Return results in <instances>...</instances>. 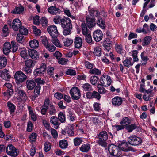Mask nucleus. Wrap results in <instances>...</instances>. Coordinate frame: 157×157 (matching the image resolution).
<instances>
[{
	"mask_svg": "<svg viewBox=\"0 0 157 157\" xmlns=\"http://www.w3.org/2000/svg\"><path fill=\"white\" fill-rule=\"evenodd\" d=\"M61 27L63 29V34L64 35H67L71 34V30L72 29L71 21L68 17L63 18L61 21Z\"/></svg>",
	"mask_w": 157,
	"mask_h": 157,
	"instance_id": "f257e3e1",
	"label": "nucleus"
},
{
	"mask_svg": "<svg viewBox=\"0 0 157 157\" xmlns=\"http://www.w3.org/2000/svg\"><path fill=\"white\" fill-rule=\"evenodd\" d=\"M98 140L97 142L99 145L105 147L107 146L106 141L108 139V135L106 132L103 131L100 132L98 135Z\"/></svg>",
	"mask_w": 157,
	"mask_h": 157,
	"instance_id": "f03ea898",
	"label": "nucleus"
},
{
	"mask_svg": "<svg viewBox=\"0 0 157 157\" xmlns=\"http://www.w3.org/2000/svg\"><path fill=\"white\" fill-rule=\"evenodd\" d=\"M108 151L111 155L117 157H119L122 153L118 147L114 144H112L109 146Z\"/></svg>",
	"mask_w": 157,
	"mask_h": 157,
	"instance_id": "7ed1b4c3",
	"label": "nucleus"
},
{
	"mask_svg": "<svg viewBox=\"0 0 157 157\" xmlns=\"http://www.w3.org/2000/svg\"><path fill=\"white\" fill-rule=\"evenodd\" d=\"M111 82L110 77L106 74H104L100 78V84L103 86H109L111 85Z\"/></svg>",
	"mask_w": 157,
	"mask_h": 157,
	"instance_id": "20e7f679",
	"label": "nucleus"
},
{
	"mask_svg": "<svg viewBox=\"0 0 157 157\" xmlns=\"http://www.w3.org/2000/svg\"><path fill=\"white\" fill-rule=\"evenodd\" d=\"M6 151L8 155L13 157L17 156L19 153L18 150L12 144L9 145L7 147Z\"/></svg>",
	"mask_w": 157,
	"mask_h": 157,
	"instance_id": "39448f33",
	"label": "nucleus"
},
{
	"mask_svg": "<svg viewBox=\"0 0 157 157\" xmlns=\"http://www.w3.org/2000/svg\"><path fill=\"white\" fill-rule=\"evenodd\" d=\"M129 143L132 145L137 146L141 144L142 140L141 138L136 136H132L128 139Z\"/></svg>",
	"mask_w": 157,
	"mask_h": 157,
	"instance_id": "423d86ee",
	"label": "nucleus"
},
{
	"mask_svg": "<svg viewBox=\"0 0 157 157\" xmlns=\"http://www.w3.org/2000/svg\"><path fill=\"white\" fill-rule=\"evenodd\" d=\"M70 93L73 99L78 100L80 98L81 94L78 87H72L70 90Z\"/></svg>",
	"mask_w": 157,
	"mask_h": 157,
	"instance_id": "0eeeda50",
	"label": "nucleus"
},
{
	"mask_svg": "<svg viewBox=\"0 0 157 157\" xmlns=\"http://www.w3.org/2000/svg\"><path fill=\"white\" fill-rule=\"evenodd\" d=\"M14 77L15 80L19 83L24 82L27 78L26 75L21 71L16 72L14 75Z\"/></svg>",
	"mask_w": 157,
	"mask_h": 157,
	"instance_id": "6e6552de",
	"label": "nucleus"
},
{
	"mask_svg": "<svg viewBox=\"0 0 157 157\" xmlns=\"http://www.w3.org/2000/svg\"><path fill=\"white\" fill-rule=\"evenodd\" d=\"M47 30L52 38H56L59 35V33L56 26L51 25L48 26L47 28Z\"/></svg>",
	"mask_w": 157,
	"mask_h": 157,
	"instance_id": "1a4fd4ad",
	"label": "nucleus"
},
{
	"mask_svg": "<svg viewBox=\"0 0 157 157\" xmlns=\"http://www.w3.org/2000/svg\"><path fill=\"white\" fill-rule=\"evenodd\" d=\"M8 24L10 26H12L13 29L15 31L18 30V29L21 26V23L19 19L17 18L14 19L12 23L11 21H8Z\"/></svg>",
	"mask_w": 157,
	"mask_h": 157,
	"instance_id": "9d476101",
	"label": "nucleus"
},
{
	"mask_svg": "<svg viewBox=\"0 0 157 157\" xmlns=\"http://www.w3.org/2000/svg\"><path fill=\"white\" fill-rule=\"evenodd\" d=\"M103 34L100 30H97L93 33V36L94 40L96 42L101 40L103 38Z\"/></svg>",
	"mask_w": 157,
	"mask_h": 157,
	"instance_id": "9b49d317",
	"label": "nucleus"
},
{
	"mask_svg": "<svg viewBox=\"0 0 157 157\" xmlns=\"http://www.w3.org/2000/svg\"><path fill=\"white\" fill-rule=\"evenodd\" d=\"M86 23L88 27L91 28L96 25L95 19L94 17L87 16L86 18Z\"/></svg>",
	"mask_w": 157,
	"mask_h": 157,
	"instance_id": "f8f14e48",
	"label": "nucleus"
},
{
	"mask_svg": "<svg viewBox=\"0 0 157 157\" xmlns=\"http://www.w3.org/2000/svg\"><path fill=\"white\" fill-rule=\"evenodd\" d=\"M111 101L112 104L114 106L118 107L122 104L123 100L121 97L117 96L112 98Z\"/></svg>",
	"mask_w": 157,
	"mask_h": 157,
	"instance_id": "ddd939ff",
	"label": "nucleus"
},
{
	"mask_svg": "<svg viewBox=\"0 0 157 157\" xmlns=\"http://www.w3.org/2000/svg\"><path fill=\"white\" fill-rule=\"evenodd\" d=\"M118 147L120 150L121 149L124 151H133L131 147H128V144L126 142L122 143L119 144Z\"/></svg>",
	"mask_w": 157,
	"mask_h": 157,
	"instance_id": "4468645a",
	"label": "nucleus"
},
{
	"mask_svg": "<svg viewBox=\"0 0 157 157\" xmlns=\"http://www.w3.org/2000/svg\"><path fill=\"white\" fill-rule=\"evenodd\" d=\"M0 77L6 81H8L10 78V75L8 73V71L6 69L3 70L0 72Z\"/></svg>",
	"mask_w": 157,
	"mask_h": 157,
	"instance_id": "2eb2a0df",
	"label": "nucleus"
},
{
	"mask_svg": "<svg viewBox=\"0 0 157 157\" xmlns=\"http://www.w3.org/2000/svg\"><path fill=\"white\" fill-rule=\"evenodd\" d=\"M29 54L30 57L33 59H37L39 58V55L37 51L34 49H29Z\"/></svg>",
	"mask_w": 157,
	"mask_h": 157,
	"instance_id": "dca6fc26",
	"label": "nucleus"
},
{
	"mask_svg": "<svg viewBox=\"0 0 157 157\" xmlns=\"http://www.w3.org/2000/svg\"><path fill=\"white\" fill-rule=\"evenodd\" d=\"M26 84V87L29 90H32L36 86L35 82L33 80H27Z\"/></svg>",
	"mask_w": 157,
	"mask_h": 157,
	"instance_id": "f3484780",
	"label": "nucleus"
},
{
	"mask_svg": "<svg viewBox=\"0 0 157 157\" xmlns=\"http://www.w3.org/2000/svg\"><path fill=\"white\" fill-rule=\"evenodd\" d=\"M11 46L10 44L8 42H6L4 43L3 48V52L4 53L7 55L11 51Z\"/></svg>",
	"mask_w": 157,
	"mask_h": 157,
	"instance_id": "a211bd4d",
	"label": "nucleus"
},
{
	"mask_svg": "<svg viewBox=\"0 0 157 157\" xmlns=\"http://www.w3.org/2000/svg\"><path fill=\"white\" fill-rule=\"evenodd\" d=\"M75 47L77 48H79L82 46V39L79 37H76L74 42Z\"/></svg>",
	"mask_w": 157,
	"mask_h": 157,
	"instance_id": "6ab92c4d",
	"label": "nucleus"
},
{
	"mask_svg": "<svg viewBox=\"0 0 157 157\" xmlns=\"http://www.w3.org/2000/svg\"><path fill=\"white\" fill-rule=\"evenodd\" d=\"M50 122L55 126V128L57 129L60 124L58 119L56 117L53 116L51 117L50 120Z\"/></svg>",
	"mask_w": 157,
	"mask_h": 157,
	"instance_id": "aec40b11",
	"label": "nucleus"
},
{
	"mask_svg": "<svg viewBox=\"0 0 157 157\" xmlns=\"http://www.w3.org/2000/svg\"><path fill=\"white\" fill-rule=\"evenodd\" d=\"M97 24L102 29H105L106 26L105 21L101 17H98L97 18Z\"/></svg>",
	"mask_w": 157,
	"mask_h": 157,
	"instance_id": "412c9836",
	"label": "nucleus"
},
{
	"mask_svg": "<svg viewBox=\"0 0 157 157\" xmlns=\"http://www.w3.org/2000/svg\"><path fill=\"white\" fill-rule=\"evenodd\" d=\"M111 42L109 38H106L103 43V46L105 49L109 51L111 48Z\"/></svg>",
	"mask_w": 157,
	"mask_h": 157,
	"instance_id": "4be33fe9",
	"label": "nucleus"
},
{
	"mask_svg": "<svg viewBox=\"0 0 157 157\" xmlns=\"http://www.w3.org/2000/svg\"><path fill=\"white\" fill-rule=\"evenodd\" d=\"M48 11L52 15H55L59 13L60 10L59 8H56L54 6H52L48 8Z\"/></svg>",
	"mask_w": 157,
	"mask_h": 157,
	"instance_id": "5701e85b",
	"label": "nucleus"
},
{
	"mask_svg": "<svg viewBox=\"0 0 157 157\" xmlns=\"http://www.w3.org/2000/svg\"><path fill=\"white\" fill-rule=\"evenodd\" d=\"M131 123V120L127 117H124L123 118L120 122L121 125L124 127L127 126Z\"/></svg>",
	"mask_w": 157,
	"mask_h": 157,
	"instance_id": "b1692460",
	"label": "nucleus"
},
{
	"mask_svg": "<svg viewBox=\"0 0 157 157\" xmlns=\"http://www.w3.org/2000/svg\"><path fill=\"white\" fill-rule=\"evenodd\" d=\"M90 147V144H86L82 145L80 147V151L83 152H88Z\"/></svg>",
	"mask_w": 157,
	"mask_h": 157,
	"instance_id": "393cba45",
	"label": "nucleus"
},
{
	"mask_svg": "<svg viewBox=\"0 0 157 157\" xmlns=\"http://www.w3.org/2000/svg\"><path fill=\"white\" fill-rule=\"evenodd\" d=\"M67 118L71 121H72L75 120V117L73 112L71 110H67Z\"/></svg>",
	"mask_w": 157,
	"mask_h": 157,
	"instance_id": "a878e982",
	"label": "nucleus"
},
{
	"mask_svg": "<svg viewBox=\"0 0 157 157\" xmlns=\"http://www.w3.org/2000/svg\"><path fill=\"white\" fill-rule=\"evenodd\" d=\"M28 109L29 116L32 120L34 121H36L37 119V117L36 114L33 112V109L30 106L28 107Z\"/></svg>",
	"mask_w": 157,
	"mask_h": 157,
	"instance_id": "bb28decb",
	"label": "nucleus"
},
{
	"mask_svg": "<svg viewBox=\"0 0 157 157\" xmlns=\"http://www.w3.org/2000/svg\"><path fill=\"white\" fill-rule=\"evenodd\" d=\"M152 38L150 36H147L145 37L143 39L142 45L143 46H147L150 44Z\"/></svg>",
	"mask_w": 157,
	"mask_h": 157,
	"instance_id": "cd10ccee",
	"label": "nucleus"
},
{
	"mask_svg": "<svg viewBox=\"0 0 157 157\" xmlns=\"http://www.w3.org/2000/svg\"><path fill=\"white\" fill-rule=\"evenodd\" d=\"M132 58H126L123 62L124 65L128 68L129 67L133 64V62H132Z\"/></svg>",
	"mask_w": 157,
	"mask_h": 157,
	"instance_id": "c85d7f7f",
	"label": "nucleus"
},
{
	"mask_svg": "<svg viewBox=\"0 0 157 157\" xmlns=\"http://www.w3.org/2000/svg\"><path fill=\"white\" fill-rule=\"evenodd\" d=\"M7 59L6 58L3 56H0V69L4 67L7 63Z\"/></svg>",
	"mask_w": 157,
	"mask_h": 157,
	"instance_id": "c756f323",
	"label": "nucleus"
},
{
	"mask_svg": "<svg viewBox=\"0 0 157 157\" xmlns=\"http://www.w3.org/2000/svg\"><path fill=\"white\" fill-rule=\"evenodd\" d=\"M39 42L36 40H33L29 42V46L32 48H36L39 46Z\"/></svg>",
	"mask_w": 157,
	"mask_h": 157,
	"instance_id": "7c9ffc66",
	"label": "nucleus"
},
{
	"mask_svg": "<svg viewBox=\"0 0 157 157\" xmlns=\"http://www.w3.org/2000/svg\"><path fill=\"white\" fill-rule=\"evenodd\" d=\"M24 10V8L21 6L16 7L11 11V13L14 14H20Z\"/></svg>",
	"mask_w": 157,
	"mask_h": 157,
	"instance_id": "2f4dec72",
	"label": "nucleus"
},
{
	"mask_svg": "<svg viewBox=\"0 0 157 157\" xmlns=\"http://www.w3.org/2000/svg\"><path fill=\"white\" fill-rule=\"evenodd\" d=\"M82 34L85 36L90 33L88 31L86 26L85 23H82Z\"/></svg>",
	"mask_w": 157,
	"mask_h": 157,
	"instance_id": "473e14b6",
	"label": "nucleus"
},
{
	"mask_svg": "<svg viewBox=\"0 0 157 157\" xmlns=\"http://www.w3.org/2000/svg\"><path fill=\"white\" fill-rule=\"evenodd\" d=\"M60 147L62 149H64L66 148L68 146L67 141L65 140H60L59 143Z\"/></svg>",
	"mask_w": 157,
	"mask_h": 157,
	"instance_id": "72a5a7b5",
	"label": "nucleus"
},
{
	"mask_svg": "<svg viewBox=\"0 0 157 157\" xmlns=\"http://www.w3.org/2000/svg\"><path fill=\"white\" fill-rule=\"evenodd\" d=\"M25 66L29 67H33L35 64V62L31 59L27 60L25 62Z\"/></svg>",
	"mask_w": 157,
	"mask_h": 157,
	"instance_id": "f704fd0d",
	"label": "nucleus"
},
{
	"mask_svg": "<svg viewBox=\"0 0 157 157\" xmlns=\"http://www.w3.org/2000/svg\"><path fill=\"white\" fill-rule=\"evenodd\" d=\"M13 92V89H8L4 92H3L4 96L6 97V99H8L11 96Z\"/></svg>",
	"mask_w": 157,
	"mask_h": 157,
	"instance_id": "c9c22d12",
	"label": "nucleus"
},
{
	"mask_svg": "<svg viewBox=\"0 0 157 157\" xmlns=\"http://www.w3.org/2000/svg\"><path fill=\"white\" fill-rule=\"evenodd\" d=\"M116 50L117 53L122 55L124 54V51L122 46L121 45L116 44L115 46Z\"/></svg>",
	"mask_w": 157,
	"mask_h": 157,
	"instance_id": "e433bc0d",
	"label": "nucleus"
},
{
	"mask_svg": "<svg viewBox=\"0 0 157 157\" xmlns=\"http://www.w3.org/2000/svg\"><path fill=\"white\" fill-rule=\"evenodd\" d=\"M89 73L92 74L97 75H99L101 74V71L100 70L96 68H92L89 70Z\"/></svg>",
	"mask_w": 157,
	"mask_h": 157,
	"instance_id": "4c0bfd02",
	"label": "nucleus"
},
{
	"mask_svg": "<svg viewBox=\"0 0 157 157\" xmlns=\"http://www.w3.org/2000/svg\"><path fill=\"white\" fill-rule=\"evenodd\" d=\"M7 107L10 113H13L16 109L15 105L13 103L8 102L7 103Z\"/></svg>",
	"mask_w": 157,
	"mask_h": 157,
	"instance_id": "58836bf2",
	"label": "nucleus"
},
{
	"mask_svg": "<svg viewBox=\"0 0 157 157\" xmlns=\"http://www.w3.org/2000/svg\"><path fill=\"white\" fill-rule=\"evenodd\" d=\"M56 112L55 107L52 105L50 104L48 109V113L50 115H55Z\"/></svg>",
	"mask_w": 157,
	"mask_h": 157,
	"instance_id": "ea45409f",
	"label": "nucleus"
},
{
	"mask_svg": "<svg viewBox=\"0 0 157 157\" xmlns=\"http://www.w3.org/2000/svg\"><path fill=\"white\" fill-rule=\"evenodd\" d=\"M98 92L101 94H103L107 92L105 89L101 85L99 84L98 85Z\"/></svg>",
	"mask_w": 157,
	"mask_h": 157,
	"instance_id": "a19ab883",
	"label": "nucleus"
},
{
	"mask_svg": "<svg viewBox=\"0 0 157 157\" xmlns=\"http://www.w3.org/2000/svg\"><path fill=\"white\" fill-rule=\"evenodd\" d=\"M132 56L133 58V62H137L139 61V59L137 57L138 52L137 50H133L132 52Z\"/></svg>",
	"mask_w": 157,
	"mask_h": 157,
	"instance_id": "79ce46f5",
	"label": "nucleus"
},
{
	"mask_svg": "<svg viewBox=\"0 0 157 157\" xmlns=\"http://www.w3.org/2000/svg\"><path fill=\"white\" fill-rule=\"evenodd\" d=\"M51 41L52 43L57 47H61L62 46L59 40L56 38H53Z\"/></svg>",
	"mask_w": 157,
	"mask_h": 157,
	"instance_id": "37998d69",
	"label": "nucleus"
},
{
	"mask_svg": "<svg viewBox=\"0 0 157 157\" xmlns=\"http://www.w3.org/2000/svg\"><path fill=\"white\" fill-rule=\"evenodd\" d=\"M58 119L61 123H64L65 121V116L62 112H60L58 115Z\"/></svg>",
	"mask_w": 157,
	"mask_h": 157,
	"instance_id": "c03bdc74",
	"label": "nucleus"
},
{
	"mask_svg": "<svg viewBox=\"0 0 157 157\" xmlns=\"http://www.w3.org/2000/svg\"><path fill=\"white\" fill-rule=\"evenodd\" d=\"M20 55L22 57L25 59L27 58L28 56L27 52L25 48H23L20 49Z\"/></svg>",
	"mask_w": 157,
	"mask_h": 157,
	"instance_id": "a18cd8bd",
	"label": "nucleus"
},
{
	"mask_svg": "<svg viewBox=\"0 0 157 157\" xmlns=\"http://www.w3.org/2000/svg\"><path fill=\"white\" fill-rule=\"evenodd\" d=\"M73 42V40L70 38H67L64 40V45L65 46L68 47L71 45Z\"/></svg>",
	"mask_w": 157,
	"mask_h": 157,
	"instance_id": "49530a36",
	"label": "nucleus"
},
{
	"mask_svg": "<svg viewBox=\"0 0 157 157\" xmlns=\"http://www.w3.org/2000/svg\"><path fill=\"white\" fill-rule=\"evenodd\" d=\"M83 142V139L81 138H75L74 140V145L75 146L79 145Z\"/></svg>",
	"mask_w": 157,
	"mask_h": 157,
	"instance_id": "de8ad7c7",
	"label": "nucleus"
},
{
	"mask_svg": "<svg viewBox=\"0 0 157 157\" xmlns=\"http://www.w3.org/2000/svg\"><path fill=\"white\" fill-rule=\"evenodd\" d=\"M126 129L128 132H132L134 129H136L137 126L136 125L134 124H132L130 125H127L126 126Z\"/></svg>",
	"mask_w": 157,
	"mask_h": 157,
	"instance_id": "09e8293b",
	"label": "nucleus"
},
{
	"mask_svg": "<svg viewBox=\"0 0 157 157\" xmlns=\"http://www.w3.org/2000/svg\"><path fill=\"white\" fill-rule=\"evenodd\" d=\"M63 20V18L59 16H56L54 18L53 21L55 24H61V21Z\"/></svg>",
	"mask_w": 157,
	"mask_h": 157,
	"instance_id": "8fccbe9b",
	"label": "nucleus"
},
{
	"mask_svg": "<svg viewBox=\"0 0 157 157\" xmlns=\"http://www.w3.org/2000/svg\"><path fill=\"white\" fill-rule=\"evenodd\" d=\"M65 73L67 75H69L70 76H75L76 75V72L75 70L69 69H67L65 72Z\"/></svg>",
	"mask_w": 157,
	"mask_h": 157,
	"instance_id": "3c124183",
	"label": "nucleus"
},
{
	"mask_svg": "<svg viewBox=\"0 0 157 157\" xmlns=\"http://www.w3.org/2000/svg\"><path fill=\"white\" fill-rule=\"evenodd\" d=\"M82 87L85 91H90L92 90V87L90 84L86 83L82 85Z\"/></svg>",
	"mask_w": 157,
	"mask_h": 157,
	"instance_id": "603ef678",
	"label": "nucleus"
},
{
	"mask_svg": "<svg viewBox=\"0 0 157 157\" xmlns=\"http://www.w3.org/2000/svg\"><path fill=\"white\" fill-rule=\"evenodd\" d=\"M37 136V135L35 133H32L29 136V141L31 142H34L36 141Z\"/></svg>",
	"mask_w": 157,
	"mask_h": 157,
	"instance_id": "864d4df0",
	"label": "nucleus"
},
{
	"mask_svg": "<svg viewBox=\"0 0 157 157\" xmlns=\"http://www.w3.org/2000/svg\"><path fill=\"white\" fill-rule=\"evenodd\" d=\"M19 31L20 34L23 35H26L28 33V30L23 26L20 27Z\"/></svg>",
	"mask_w": 157,
	"mask_h": 157,
	"instance_id": "5fc2aeb1",
	"label": "nucleus"
},
{
	"mask_svg": "<svg viewBox=\"0 0 157 157\" xmlns=\"http://www.w3.org/2000/svg\"><path fill=\"white\" fill-rule=\"evenodd\" d=\"M98 78L97 76H94L91 77L90 79L91 83L94 85H96L98 82Z\"/></svg>",
	"mask_w": 157,
	"mask_h": 157,
	"instance_id": "6e6d98bb",
	"label": "nucleus"
},
{
	"mask_svg": "<svg viewBox=\"0 0 157 157\" xmlns=\"http://www.w3.org/2000/svg\"><path fill=\"white\" fill-rule=\"evenodd\" d=\"M94 54L97 56L100 57L102 54L101 49L99 47H96L95 48L94 52Z\"/></svg>",
	"mask_w": 157,
	"mask_h": 157,
	"instance_id": "4d7b16f0",
	"label": "nucleus"
},
{
	"mask_svg": "<svg viewBox=\"0 0 157 157\" xmlns=\"http://www.w3.org/2000/svg\"><path fill=\"white\" fill-rule=\"evenodd\" d=\"M8 29L7 26L6 25H4L2 29L3 33L2 36L4 37H6L8 34Z\"/></svg>",
	"mask_w": 157,
	"mask_h": 157,
	"instance_id": "13d9d810",
	"label": "nucleus"
},
{
	"mask_svg": "<svg viewBox=\"0 0 157 157\" xmlns=\"http://www.w3.org/2000/svg\"><path fill=\"white\" fill-rule=\"evenodd\" d=\"M144 52H142L141 54V57L142 60L144 61V62L142 63L143 65L147 63V61L149 60V58L147 56H144Z\"/></svg>",
	"mask_w": 157,
	"mask_h": 157,
	"instance_id": "bf43d9fd",
	"label": "nucleus"
},
{
	"mask_svg": "<svg viewBox=\"0 0 157 157\" xmlns=\"http://www.w3.org/2000/svg\"><path fill=\"white\" fill-rule=\"evenodd\" d=\"M33 31L34 33L36 36H40L41 34V30L38 29L36 26H32Z\"/></svg>",
	"mask_w": 157,
	"mask_h": 157,
	"instance_id": "052dcab7",
	"label": "nucleus"
},
{
	"mask_svg": "<svg viewBox=\"0 0 157 157\" xmlns=\"http://www.w3.org/2000/svg\"><path fill=\"white\" fill-rule=\"evenodd\" d=\"M45 47L48 50L51 52L54 51L56 49V47L54 45L50 44H48Z\"/></svg>",
	"mask_w": 157,
	"mask_h": 157,
	"instance_id": "680f3d73",
	"label": "nucleus"
},
{
	"mask_svg": "<svg viewBox=\"0 0 157 157\" xmlns=\"http://www.w3.org/2000/svg\"><path fill=\"white\" fill-rule=\"evenodd\" d=\"M50 143L49 142H46L44 144V149L46 152L49 151L51 149Z\"/></svg>",
	"mask_w": 157,
	"mask_h": 157,
	"instance_id": "e2e57ef3",
	"label": "nucleus"
},
{
	"mask_svg": "<svg viewBox=\"0 0 157 157\" xmlns=\"http://www.w3.org/2000/svg\"><path fill=\"white\" fill-rule=\"evenodd\" d=\"M40 22L43 26L45 27L47 26L48 21L45 17H42L40 19Z\"/></svg>",
	"mask_w": 157,
	"mask_h": 157,
	"instance_id": "0e129e2a",
	"label": "nucleus"
},
{
	"mask_svg": "<svg viewBox=\"0 0 157 157\" xmlns=\"http://www.w3.org/2000/svg\"><path fill=\"white\" fill-rule=\"evenodd\" d=\"M33 21L34 24L36 25H39L40 24L39 16L37 15L34 16L33 17Z\"/></svg>",
	"mask_w": 157,
	"mask_h": 157,
	"instance_id": "69168bd1",
	"label": "nucleus"
},
{
	"mask_svg": "<svg viewBox=\"0 0 157 157\" xmlns=\"http://www.w3.org/2000/svg\"><path fill=\"white\" fill-rule=\"evenodd\" d=\"M40 40L42 44L45 46L49 44L47 37L45 36H41L40 38Z\"/></svg>",
	"mask_w": 157,
	"mask_h": 157,
	"instance_id": "338daca9",
	"label": "nucleus"
},
{
	"mask_svg": "<svg viewBox=\"0 0 157 157\" xmlns=\"http://www.w3.org/2000/svg\"><path fill=\"white\" fill-rule=\"evenodd\" d=\"M143 29L144 34L150 32L148 25L147 24H145L144 25Z\"/></svg>",
	"mask_w": 157,
	"mask_h": 157,
	"instance_id": "774afa93",
	"label": "nucleus"
}]
</instances>
